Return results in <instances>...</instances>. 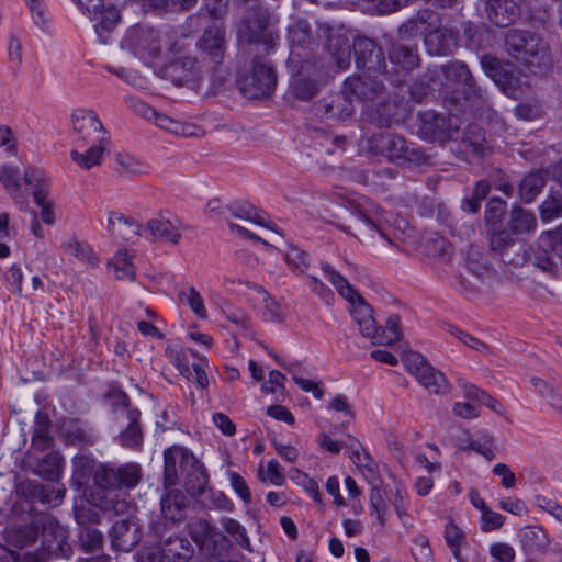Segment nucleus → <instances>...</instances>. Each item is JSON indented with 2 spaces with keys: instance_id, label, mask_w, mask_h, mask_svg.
Segmentation results:
<instances>
[{
  "instance_id": "f257e3e1",
  "label": "nucleus",
  "mask_w": 562,
  "mask_h": 562,
  "mask_svg": "<svg viewBox=\"0 0 562 562\" xmlns=\"http://www.w3.org/2000/svg\"><path fill=\"white\" fill-rule=\"evenodd\" d=\"M237 74V86L240 92L249 99L269 97L277 86V75L273 66L259 53L251 54Z\"/></svg>"
},
{
  "instance_id": "f03ea898",
  "label": "nucleus",
  "mask_w": 562,
  "mask_h": 562,
  "mask_svg": "<svg viewBox=\"0 0 562 562\" xmlns=\"http://www.w3.org/2000/svg\"><path fill=\"white\" fill-rule=\"evenodd\" d=\"M322 269L325 277L333 284L336 291L348 303H350V313L355 322L358 324L360 333L372 341L378 327L373 317L372 307L363 301L346 278L333 269L328 263H323Z\"/></svg>"
},
{
  "instance_id": "7ed1b4c3",
  "label": "nucleus",
  "mask_w": 562,
  "mask_h": 562,
  "mask_svg": "<svg viewBox=\"0 0 562 562\" xmlns=\"http://www.w3.org/2000/svg\"><path fill=\"white\" fill-rule=\"evenodd\" d=\"M504 44L514 59L531 70H540L549 64L546 44L531 32L512 29L506 33Z\"/></svg>"
},
{
  "instance_id": "20e7f679",
  "label": "nucleus",
  "mask_w": 562,
  "mask_h": 562,
  "mask_svg": "<svg viewBox=\"0 0 562 562\" xmlns=\"http://www.w3.org/2000/svg\"><path fill=\"white\" fill-rule=\"evenodd\" d=\"M367 153L378 158L391 162L408 161L422 164L426 160L424 151L409 146L405 138L400 135L380 133L374 134L367 139Z\"/></svg>"
},
{
  "instance_id": "39448f33",
  "label": "nucleus",
  "mask_w": 562,
  "mask_h": 562,
  "mask_svg": "<svg viewBox=\"0 0 562 562\" xmlns=\"http://www.w3.org/2000/svg\"><path fill=\"white\" fill-rule=\"evenodd\" d=\"M239 35L241 41L249 44L250 54L260 53L261 46L266 55L274 48L276 34L269 25L266 11L261 9L247 13L239 29Z\"/></svg>"
},
{
  "instance_id": "423d86ee",
  "label": "nucleus",
  "mask_w": 562,
  "mask_h": 562,
  "mask_svg": "<svg viewBox=\"0 0 562 562\" xmlns=\"http://www.w3.org/2000/svg\"><path fill=\"white\" fill-rule=\"evenodd\" d=\"M25 179L33 184V200L38 207V215L41 221L48 226H54L59 220L61 212L57 199L50 193L49 178L38 171H29L25 173Z\"/></svg>"
},
{
  "instance_id": "0eeeda50",
  "label": "nucleus",
  "mask_w": 562,
  "mask_h": 562,
  "mask_svg": "<svg viewBox=\"0 0 562 562\" xmlns=\"http://www.w3.org/2000/svg\"><path fill=\"white\" fill-rule=\"evenodd\" d=\"M405 367L430 393L443 395L450 392V383L446 375L431 367L420 353L408 352L405 357Z\"/></svg>"
},
{
  "instance_id": "6e6552de",
  "label": "nucleus",
  "mask_w": 562,
  "mask_h": 562,
  "mask_svg": "<svg viewBox=\"0 0 562 562\" xmlns=\"http://www.w3.org/2000/svg\"><path fill=\"white\" fill-rule=\"evenodd\" d=\"M79 10L92 22L102 43L108 42V33L117 24L120 14L111 0H74Z\"/></svg>"
},
{
  "instance_id": "1a4fd4ad",
  "label": "nucleus",
  "mask_w": 562,
  "mask_h": 562,
  "mask_svg": "<svg viewBox=\"0 0 562 562\" xmlns=\"http://www.w3.org/2000/svg\"><path fill=\"white\" fill-rule=\"evenodd\" d=\"M439 18L438 14L430 10L419 11L416 16L409 19L398 29V34L402 38H411L417 35L425 36V43L430 53L443 54V47L432 49V44L440 40L442 34L438 31Z\"/></svg>"
},
{
  "instance_id": "9d476101",
  "label": "nucleus",
  "mask_w": 562,
  "mask_h": 562,
  "mask_svg": "<svg viewBox=\"0 0 562 562\" xmlns=\"http://www.w3.org/2000/svg\"><path fill=\"white\" fill-rule=\"evenodd\" d=\"M121 47L134 54L145 64L154 65L160 52L159 36L149 29H132L125 34Z\"/></svg>"
},
{
  "instance_id": "9b49d317",
  "label": "nucleus",
  "mask_w": 562,
  "mask_h": 562,
  "mask_svg": "<svg viewBox=\"0 0 562 562\" xmlns=\"http://www.w3.org/2000/svg\"><path fill=\"white\" fill-rule=\"evenodd\" d=\"M74 144L86 145V142L108 138L97 113L89 109H76L71 113Z\"/></svg>"
},
{
  "instance_id": "f8f14e48",
  "label": "nucleus",
  "mask_w": 562,
  "mask_h": 562,
  "mask_svg": "<svg viewBox=\"0 0 562 562\" xmlns=\"http://www.w3.org/2000/svg\"><path fill=\"white\" fill-rule=\"evenodd\" d=\"M178 473L198 477L201 471L198 460L187 449L173 447L165 451V482L172 485Z\"/></svg>"
},
{
  "instance_id": "ddd939ff",
  "label": "nucleus",
  "mask_w": 562,
  "mask_h": 562,
  "mask_svg": "<svg viewBox=\"0 0 562 562\" xmlns=\"http://www.w3.org/2000/svg\"><path fill=\"white\" fill-rule=\"evenodd\" d=\"M353 50L359 69H364L369 74H383L385 71L384 53L372 40L367 37L356 38Z\"/></svg>"
},
{
  "instance_id": "4468645a",
  "label": "nucleus",
  "mask_w": 562,
  "mask_h": 562,
  "mask_svg": "<svg viewBox=\"0 0 562 562\" xmlns=\"http://www.w3.org/2000/svg\"><path fill=\"white\" fill-rule=\"evenodd\" d=\"M135 110L147 120H154L156 126L171 134L184 137H193L202 134V130L198 125L189 122H181L166 114L158 113L155 109L143 102L136 103Z\"/></svg>"
},
{
  "instance_id": "2eb2a0df",
  "label": "nucleus",
  "mask_w": 562,
  "mask_h": 562,
  "mask_svg": "<svg viewBox=\"0 0 562 562\" xmlns=\"http://www.w3.org/2000/svg\"><path fill=\"white\" fill-rule=\"evenodd\" d=\"M175 366L179 369L181 374L194 381L203 389L209 384L206 374L207 358H199L198 355L189 349H183L175 355H171Z\"/></svg>"
},
{
  "instance_id": "dca6fc26",
  "label": "nucleus",
  "mask_w": 562,
  "mask_h": 562,
  "mask_svg": "<svg viewBox=\"0 0 562 562\" xmlns=\"http://www.w3.org/2000/svg\"><path fill=\"white\" fill-rule=\"evenodd\" d=\"M456 117L446 119L442 115L425 113L422 117L420 132L431 140L445 142L458 134L459 127L454 124Z\"/></svg>"
},
{
  "instance_id": "f3484780",
  "label": "nucleus",
  "mask_w": 562,
  "mask_h": 562,
  "mask_svg": "<svg viewBox=\"0 0 562 562\" xmlns=\"http://www.w3.org/2000/svg\"><path fill=\"white\" fill-rule=\"evenodd\" d=\"M108 138L86 142V145L74 144L70 157L82 169H90L101 164L106 150Z\"/></svg>"
},
{
  "instance_id": "a211bd4d",
  "label": "nucleus",
  "mask_w": 562,
  "mask_h": 562,
  "mask_svg": "<svg viewBox=\"0 0 562 562\" xmlns=\"http://www.w3.org/2000/svg\"><path fill=\"white\" fill-rule=\"evenodd\" d=\"M485 13L491 23L498 27H507L519 16L520 10L514 0H483Z\"/></svg>"
},
{
  "instance_id": "6ab92c4d",
  "label": "nucleus",
  "mask_w": 562,
  "mask_h": 562,
  "mask_svg": "<svg viewBox=\"0 0 562 562\" xmlns=\"http://www.w3.org/2000/svg\"><path fill=\"white\" fill-rule=\"evenodd\" d=\"M351 215L359 224L358 231L368 234L372 231L380 232L383 222L381 209L369 200L358 203L352 207Z\"/></svg>"
},
{
  "instance_id": "aec40b11",
  "label": "nucleus",
  "mask_w": 562,
  "mask_h": 562,
  "mask_svg": "<svg viewBox=\"0 0 562 562\" xmlns=\"http://www.w3.org/2000/svg\"><path fill=\"white\" fill-rule=\"evenodd\" d=\"M143 236L149 240H161L173 245L178 244L181 237L178 226L167 218L148 221L143 229Z\"/></svg>"
},
{
  "instance_id": "412c9836",
  "label": "nucleus",
  "mask_w": 562,
  "mask_h": 562,
  "mask_svg": "<svg viewBox=\"0 0 562 562\" xmlns=\"http://www.w3.org/2000/svg\"><path fill=\"white\" fill-rule=\"evenodd\" d=\"M374 75L366 72L361 77L347 79L345 82L346 91L359 100H374L382 91V85L372 78Z\"/></svg>"
},
{
  "instance_id": "4be33fe9",
  "label": "nucleus",
  "mask_w": 562,
  "mask_h": 562,
  "mask_svg": "<svg viewBox=\"0 0 562 562\" xmlns=\"http://www.w3.org/2000/svg\"><path fill=\"white\" fill-rule=\"evenodd\" d=\"M322 113L334 120H346L351 116L353 112L352 101L350 100V93L344 91L331 95L329 99H325L322 104Z\"/></svg>"
},
{
  "instance_id": "5701e85b",
  "label": "nucleus",
  "mask_w": 562,
  "mask_h": 562,
  "mask_svg": "<svg viewBox=\"0 0 562 562\" xmlns=\"http://www.w3.org/2000/svg\"><path fill=\"white\" fill-rule=\"evenodd\" d=\"M249 290L254 292L251 299L259 305L262 316L266 321L280 323L284 319V312L277 301H274L268 292L258 284H252Z\"/></svg>"
},
{
  "instance_id": "b1692460",
  "label": "nucleus",
  "mask_w": 562,
  "mask_h": 562,
  "mask_svg": "<svg viewBox=\"0 0 562 562\" xmlns=\"http://www.w3.org/2000/svg\"><path fill=\"white\" fill-rule=\"evenodd\" d=\"M551 254L550 248L542 243L540 236L538 244L530 248L528 260L541 271L550 276H555L559 271V262L554 254Z\"/></svg>"
},
{
  "instance_id": "393cba45",
  "label": "nucleus",
  "mask_w": 562,
  "mask_h": 562,
  "mask_svg": "<svg viewBox=\"0 0 562 562\" xmlns=\"http://www.w3.org/2000/svg\"><path fill=\"white\" fill-rule=\"evenodd\" d=\"M327 48L336 59L339 69H346L350 64V41L349 38L336 32L327 35Z\"/></svg>"
},
{
  "instance_id": "a878e982",
  "label": "nucleus",
  "mask_w": 562,
  "mask_h": 562,
  "mask_svg": "<svg viewBox=\"0 0 562 562\" xmlns=\"http://www.w3.org/2000/svg\"><path fill=\"white\" fill-rule=\"evenodd\" d=\"M213 212H216V216L225 221H228L229 216H233L258 225H265L263 218L251 206L234 203L226 206L218 205L217 207H213Z\"/></svg>"
},
{
  "instance_id": "bb28decb",
  "label": "nucleus",
  "mask_w": 562,
  "mask_h": 562,
  "mask_svg": "<svg viewBox=\"0 0 562 562\" xmlns=\"http://www.w3.org/2000/svg\"><path fill=\"white\" fill-rule=\"evenodd\" d=\"M389 58L393 64L406 70L414 69L419 64V56L416 48L400 43H393L391 45Z\"/></svg>"
},
{
  "instance_id": "cd10ccee",
  "label": "nucleus",
  "mask_w": 562,
  "mask_h": 562,
  "mask_svg": "<svg viewBox=\"0 0 562 562\" xmlns=\"http://www.w3.org/2000/svg\"><path fill=\"white\" fill-rule=\"evenodd\" d=\"M442 72L447 80L463 85L467 93H476L474 79L464 64L449 63L442 66Z\"/></svg>"
},
{
  "instance_id": "c85d7f7f",
  "label": "nucleus",
  "mask_w": 562,
  "mask_h": 562,
  "mask_svg": "<svg viewBox=\"0 0 562 562\" xmlns=\"http://www.w3.org/2000/svg\"><path fill=\"white\" fill-rule=\"evenodd\" d=\"M445 541L451 550L457 562H467V559L461 554V548L465 544V533L453 521H448L443 532Z\"/></svg>"
},
{
  "instance_id": "c756f323",
  "label": "nucleus",
  "mask_w": 562,
  "mask_h": 562,
  "mask_svg": "<svg viewBox=\"0 0 562 562\" xmlns=\"http://www.w3.org/2000/svg\"><path fill=\"white\" fill-rule=\"evenodd\" d=\"M401 339L400 317L391 315L385 327H376L372 344L374 345H392Z\"/></svg>"
},
{
  "instance_id": "7c9ffc66",
  "label": "nucleus",
  "mask_w": 562,
  "mask_h": 562,
  "mask_svg": "<svg viewBox=\"0 0 562 562\" xmlns=\"http://www.w3.org/2000/svg\"><path fill=\"white\" fill-rule=\"evenodd\" d=\"M546 184V178L542 172H531L526 176L519 186V194L524 202L530 203L541 192Z\"/></svg>"
},
{
  "instance_id": "2f4dec72",
  "label": "nucleus",
  "mask_w": 562,
  "mask_h": 562,
  "mask_svg": "<svg viewBox=\"0 0 562 562\" xmlns=\"http://www.w3.org/2000/svg\"><path fill=\"white\" fill-rule=\"evenodd\" d=\"M109 271L113 273L116 279L125 281H132L135 277V268L126 251H119L114 255L109 263Z\"/></svg>"
},
{
  "instance_id": "473e14b6",
  "label": "nucleus",
  "mask_w": 562,
  "mask_h": 562,
  "mask_svg": "<svg viewBox=\"0 0 562 562\" xmlns=\"http://www.w3.org/2000/svg\"><path fill=\"white\" fill-rule=\"evenodd\" d=\"M530 382L535 392L538 395L547 398L550 406L562 415V397L555 386L538 376L531 378Z\"/></svg>"
},
{
  "instance_id": "72a5a7b5",
  "label": "nucleus",
  "mask_w": 562,
  "mask_h": 562,
  "mask_svg": "<svg viewBox=\"0 0 562 562\" xmlns=\"http://www.w3.org/2000/svg\"><path fill=\"white\" fill-rule=\"evenodd\" d=\"M389 504L386 491L380 486H373L370 492V507L381 526H384L387 520Z\"/></svg>"
},
{
  "instance_id": "f704fd0d",
  "label": "nucleus",
  "mask_w": 562,
  "mask_h": 562,
  "mask_svg": "<svg viewBox=\"0 0 562 562\" xmlns=\"http://www.w3.org/2000/svg\"><path fill=\"white\" fill-rule=\"evenodd\" d=\"M285 262L292 273L306 276L310 268V256L296 246H289L285 255Z\"/></svg>"
},
{
  "instance_id": "c9c22d12",
  "label": "nucleus",
  "mask_w": 562,
  "mask_h": 562,
  "mask_svg": "<svg viewBox=\"0 0 562 562\" xmlns=\"http://www.w3.org/2000/svg\"><path fill=\"white\" fill-rule=\"evenodd\" d=\"M508 225L514 233H529L536 228L537 220L531 212L522 207H515L512 211Z\"/></svg>"
},
{
  "instance_id": "e433bc0d",
  "label": "nucleus",
  "mask_w": 562,
  "mask_h": 562,
  "mask_svg": "<svg viewBox=\"0 0 562 562\" xmlns=\"http://www.w3.org/2000/svg\"><path fill=\"white\" fill-rule=\"evenodd\" d=\"M482 67L485 74L497 85H505L508 81L509 72L505 69V65L491 55H484L481 58Z\"/></svg>"
},
{
  "instance_id": "4c0bfd02",
  "label": "nucleus",
  "mask_w": 562,
  "mask_h": 562,
  "mask_svg": "<svg viewBox=\"0 0 562 562\" xmlns=\"http://www.w3.org/2000/svg\"><path fill=\"white\" fill-rule=\"evenodd\" d=\"M257 475L261 482L268 481L276 486H281L285 482V476L281 472L280 464L276 459L270 460L267 463V468L260 464L258 467Z\"/></svg>"
},
{
  "instance_id": "58836bf2",
  "label": "nucleus",
  "mask_w": 562,
  "mask_h": 562,
  "mask_svg": "<svg viewBox=\"0 0 562 562\" xmlns=\"http://www.w3.org/2000/svg\"><path fill=\"white\" fill-rule=\"evenodd\" d=\"M289 38L292 47H307L311 42V27L306 21H299L289 27Z\"/></svg>"
},
{
  "instance_id": "ea45409f",
  "label": "nucleus",
  "mask_w": 562,
  "mask_h": 562,
  "mask_svg": "<svg viewBox=\"0 0 562 562\" xmlns=\"http://www.w3.org/2000/svg\"><path fill=\"white\" fill-rule=\"evenodd\" d=\"M21 175L16 168L3 167L0 173V182L9 191L12 198L21 196Z\"/></svg>"
},
{
  "instance_id": "a19ab883",
  "label": "nucleus",
  "mask_w": 562,
  "mask_h": 562,
  "mask_svg": "<svg viewBox=\"0 0 562 562\" xmlns=\"http://www.w3.org/2000/svg\"><path fill=\"white\" fill-rule=\"evenodd\" d=\"M290 479L299 486H302L312 498L321 503V493L318 490V484L313 479L308 477V475L302 472L297 468H293L289 472Z\"/></svg>"
},
{
  "instance_id": "79ce46f5",
  "label": "nucleus",
  "mask_w": 562,
  "mask_h": 562,
  "mask_svg": "<svg viewBox=\"0 0 562 562\" xmlns=\"http://www.w3.org/2000/svg\"><path fill=\"white\" fill-rule=\"evenodd\" d=\"M115 161L121 171L127 173L138 175L147 170V166L139 158L130 153H117L115 155Z\"/></svg>"
},
{
  "instance_id": "37998d69",
  "label": "nucleus",
  "mask_w": 562,
  "mask_h": 562,
  "mask_svg": "<svg viewBox=\"0 0 562 562\" xmlns=\"http://www.w3.org/2000/svg\"><path fill=\"white\" fill-rule=\"evenodd\" d=\"M540 216L543 222L562 216V198L560 195H549L540 205Z\"/></svg>"
},
{
  "instance_id": "c03bdc74",
  "label": "nucleus",
  "mask_w": 562,
  "mask_h": 562,
  "mask_svg": "<svg viewBox=\"0 0 562 562\" xmlns=\"http://www.w3.org/2000/svg\"><path fill=\"white\" fill-rule=\"evenodd\" d=\"M180 300L182 303L189 305L193 313L200 318L205 319L207 312L204 306L203 300L194 289H187L181 292Z\"/></svg>"
},
{
  "instance_id": "a18cd8bd",
  "label": "nucleus",
  "mask_w": 562,
  "mask_h": 562,
  "mask_svg": "<svg viewBox=\"0 0 562 562\" xmlns=\"http://www.w3.org/2000/svg\"><path fill=\"white\" fill-rule=\"evenodd\" d=\"M226 31L222 26H213V64L222 65L226 48Z\"/></svg>"
},
{
  "instance_id": "49530a36",
  "label": "nucleus",
  "mask_w": 562,
  "mask_h": 562,
  "mask_svg": "<svg viewBox=\"0 0 562 562\" xmlns=\"http://www.w3.org/2000/svg\"><path fill=\"white\" fill-rule=\"evenodd\" d=\"M541 240L544 245H548L555 258L562 261V226L554 231L543 232Z\"/></svg>"
},
{
  "instance_id": "de8ad7c7",
  "label": "nucleus",
  "mask_w": 562,
  "mask_h": 562,
  "mask_svg": "<svg viewBox=\"0 0 562 562\" xmlns=\"http://www.w3.org/2000/svg\"><path fill=\"white\" fill-rule=\"evenodd\" d=\"M412 553L416 562H434L432 551L428 539L420 535L414 539Z\"/></svg>"
},
{
  "instance_id": "09e8293b",
  "label": "nucleus",
  "mask_w": 562,
  "mask_h": 562,
  "mask_svg": "<svg viewBox=\"0 0 562 562\" xmlns=\"http://www.w3.org/2000/svg\"><path fill=\"white\" fill-rule=\"evenodd\" d=\"M224 530L240 546L248 543L246 529L235 519L225 517L221 520Z\"/></svg>"
},
{
  "instance_id": "8fccbe9b",
  "label": "nucleus",
  "mask_w": 562,
  "mask_h": 562,
  "mask_svg": "<svg viewBox=\"0 0 562 562\" xmlns=\"http://www.w3.org/2000/svg\"><path fill=\"white\" fill-rule=\"evenodd\" d=\"M140 430L135 415H131L130 424L124 432L121 434L120 440L122 445L136 447L140 442Z\"/></svg>"
},
{
  "instance_id": "3c124183",
  "label": "nucleus",
  "mask_w": 562,
  "mask_h": 562,
  "mask_svg": "<svg viewBox=\"0 0 562 562\" xmlns=\"http://www.w3.org/2000/svg\"><path fill=\"white\" fill-rule=\"evenodd\" d=\"M491 249L495 252H503L515 245V239L506 231L493 232L490 239Z\"/></svg>"
},
{
  "instance_id": "603ef678",
  "label": "nucleus",
  "mask_w": 562,
  "mask_h": 562,
  "mask_svg": "<svg viewBox=\"0 0 562 562\" xmlns=\"http://www.w3.org/2000/svg\"><path fill=\"white\" fill-rule=\"evenodd\" d=\"M63 249L68 255H71L80 260H90L92 256V250L90 249V247L76 239H71L64 243Z\"/></svg>"
},
{
  "instance_id": "864d4df0",
  "label": "nucleus",
  "mask_w": 562,
  "mask_h": 562,
  "mask_svg": "<svg viewBox=\"0 0 562 562\" xmlns=\"http://www.w3.org/2000/svg\"><path fill=\"white\" fill-rule=\"evenodd\" d=\"M305 284L314 294L319 296L325 302L328 303L333 299L331 290L317 277L307 273L305 276Z\"/></svg>"
},
{
  "instance_id": "5fc2aeb1",
  "label": "nucleus",
  "mask_w": 562,
  "mask_h": 562,
  "mask_svg": "<svg viewBox=\"0 0 562 562\" xmlns=\"http://www.w3.org/2000/svg\"><path fill=\"white\" fill-rule=\"evenodd\" d=\"M115 236L126 241H134L138 236H143V229L133 218L125 217L124 224L117 229Z\"/></svg>"
},
{
  "instance_id": "6e6d98bb",
  "label": "nucleus",
  "mask_w": 562,
  "mask_h": 562,
  "mask_svg": "<svg viewBox=\"0 0 562 562\" xmlns=\"http://www.w3.org/2000/svg\"><path fill=\"white\" fill-rule=\"evenodd\" d=\"M120 483L127 487L135 486L139 481V468L136 464H125L117 471Z\"/></svg>"
},
{
  "instance_id": "4d7b16f0",
  "label": "nucleus",
  "mask_w": 562,
  "mask_h": 562,
  "mask_svg": "<svg viewBox=\"0 0 562 562\" xmlns=\"http://www.w3.org/2000/svg\"><path fill=\"white\" fill-rule=\"evenodd\" d=\"M232 488L245 504L251 502V493L246 481L236 472H228Z\"/></svg>"
},
{
  "instance_id": "13d9d810",
  "label": "nucleus",
  "mask_w": 562,
  "mask_h": 562,
  "mask_svg": "<svg viewBox=\"0 0 562 562\" xmlns=\"http://www.w3.org/2000/svg\"><path fill=\"white\" fill-rule=\"evenodd\" d=\"M8 59L11 64L20 67L23 61L22 40L15 33H12L8 43Z\"/></svg>"
},
{
  "instance_id": "bf43d9fd",
  "label": "nucleus",
  "mask_w": 562,
  "mask_h": 562,
  "mask_svg": "<svg viewBox=\"0 0 562 562\" xmlns=\"http://www.w3.org/2000/svg\"><path fill=\"white\" fill-rule=\"evenodd\" d=\"M490 554L499 562H513L516 555L513 547L503 542L492 544Z\"/></svg>"
},
{
  "instance_id": "052dcab7",
  "label": "nucleus",
  "mask_w": 562,
  "mask_h": 562,
  "mask_svg": "<svg viewBox=\"0 0 562 562\" xmlns=\"http://www.w3.org/2000/svg\"><path fill=\"white\" fill-rule=\"evenodd\" d=\"M506 209V203L502 201L501 199H493L488 202L486 211H485V218L488 223H498Z\"/></svg>"
},
{
  "instance_id": "680f3d73",
  "label": "nucleus",
  "mask_w": 562,
  "mask_h": 562,
  "mask_svg": "<svg viewBox=\"0 0 562 562\" xmlns=\"http://www.w3.org/2000/svg\"><path fill=\"white\" fill-rule=\"evenodd\" d=\"M504 524V517L491 510L490 508H486L482 513V529L485 532L499 529Z\"/></svg>"
},
{
  "instance_id": "e2e57ef3",
  "label": "nucleus",
  "mask_w": 562,
  "mask_h": 562,
  "mask_svg": "<svg viewBox=\"0 0 562 562\" xmlns=\"http://www.w3.org/2000/svg\"><path fill=\"white\" fill-rule=\"evenodd\" d=\"M516 115L526 121H533L541 116L542 111L538 103H520L516 108Z\"/></svg>"
},
{
  "instance_id": "0e129e2a",
  "label": "nucleus",
  "mask_w": 562,
  "mask_h": 562,
  "mask_svg": "<svg viewBox=\"0 0 562 562\" xmlns=\"http://www.w3.org/2000/svg\"><path fill=\"white\" fill-rule=\"evenodd\" d=\"M452 412L456 416L464 419H475L480 416V409L469 402H456Z\"/></svg>"
},
{
  "instance_id": "69168bd1",
  "label": "nucleus",
  "mask_w": 562,
  "mask_h": 562,
  "mask_svg": "<svg viewBox=\"0 0 562 562\" xmlns=\"http://www.w3.org/2000/svg\"><path fill=\"white\" fill-rule=\"evenodd\" d=\"M492 472L494 475L502 479V485L505 488H512L516 484V476L505 463H497L493 467Z\"/></svg>"
},
{
  "instance_id": "338daca9",
  "label": "nucleus",
  "mask_w": 562,
  "mask_h": 562,
  "mask_svg": "<svg viewBox=\"0 0 562 562\" xmlns=\"http://www.w3.org/2000/svg\"><path fill=\"white\" fill-rule=\"evenodd\" d=\"M537 505L539 508L562 524V506L560 504L547 497H538Z\"/></svg>"
},
{
  "instance_id": "774afa93",
  "label": "nucleus",
  "mask_w": 562,
  "mask_h": 562,
  "mask_svg": "<svg viewBox=\"0 0 562 562\" xmlns=\"http://www.w3.org/2000/svg\"><path fill=\"white\" fill-rule=\"evenodd\" d=\"M537 505L539 508L562 524V506L560 504L547 497H538Z\"/></svg>"
}]
</instances>
